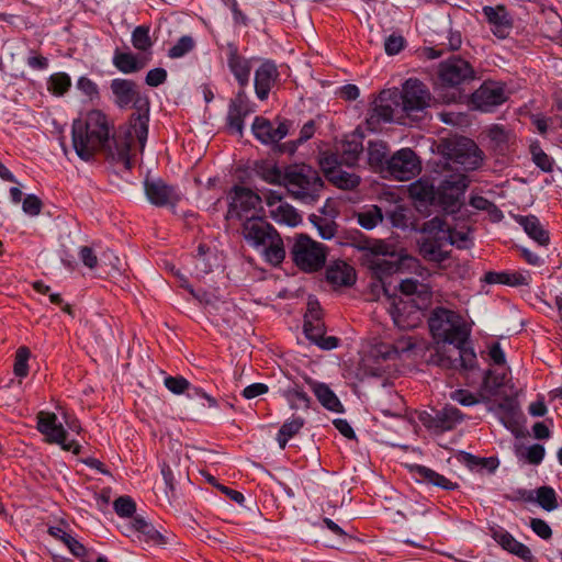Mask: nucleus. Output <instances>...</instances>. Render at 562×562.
Wrapping results in <instances>:
<instances>
[{
  "label": "nucleus",
  "instance_id": "0e129e2a",
  "mask_svg": "<svg viewBox=\"0 0 562 562\" xmlns=\"http://www.w3.org/2000/svg\"><path fill=\"white\" fill-rule=\"evenodd\" d=\"M551 113V126L562 128V90L552 94Z\"/></svg>",
  "mask_w": 562,
  "mask_h": 562
},
{
  "label": "nucleus",
  "instance_id": "412c9836",
  "mask_svg": "<svg viewBox=\"0 0 562 562\" xmlns=\"http://www.w3.org/2000/svg\"><path fill=\"white\" fill-rule=\"evenodd\" d=\"M144 192L147 200L157 207L175 205L179 194L175 186L168 184L161 178L144 180Z\"/></svg>",
  "mask_w": 562,
  "mask_h": 562
},
{
  "label": "nucleus",
  "instance_id": "680f3d73",
  "mask_svg": "<svg viewBox=\"0 0 562 562\" xmlns=\"http://www.w3.org/2000/svg\"><path fill=\"white\" fill-rule=\"evenodd\" d=\"M546 454L544 447L540 443H535L526 448L525 452H517L518 457H522L529 464L539 465Z\"/></svg>",
  "mask_w": 562,
  "mask_h": 562
},
{
  "label": "nucleus",
  "instance_id": "bb28decb",
  "mask_svg": "<svg viewBox=\"0 0 562 562\" xmlns=\"http://www.w3.org/2000/svg\"><path fill=\"white\" fill-rule=\"evenodd\" d=\"M150 61V57L147 55H137L128 52H123L120 48H115L112 57L113 66L122 74H134L144 69Z\"/></svg>",
  "mask_w": 562,
  "mask_h": 562
},
{
  "label": "nucleus",
  "instance_id": "13d9d810",
  "mask_svg": "<svg viewBox=\"0 0 562 562\" xmlns=\"http://www.w3.org/2000/svg\"><path fill=\"white\" fill-rule=\"evenodd\" d=\"M77 89L81 91L91 102L100 100V91L98 85L90 78L82 76L77 80Z\"/></svg>",
  "mask_w": 562,
  "mask_h": 562
},
{
  "label": "nucleus",
  "instance_id": "e433bc0d",
  "mask_svg": "<svg viewBox=\"0 0 562 562\" xmlns=\"http://www.w3.org/2000/svg\"><path fill=\"white\" fill-rule=\"evenodd\" d=\"M307 383L310 384L313 393L315 394L318 402L328 411L335 413H342L344 406L338 398V396L334 393V391L325 383L316 382L312 379H307Z\"/></svg>",
  "mask_w": 562,
  "mask_h": 562
},
{
  "label": "nucleus",
  "instance_id": "49530a36",
  "mask_svg": "<svg viewBox=\"0 0 562 562\" xmlns=\"http://www.w3.org/2000/svg\"><path fill=\"white\" fill-rule=\"evenodd\" d=\"M382 221L383 213L378 205H371L370 209L357 214V222L364 229H372Z\"/></svg>",
  "mask_w": 562,
  "mask_h": 562
},
{
  "label": "nucleus",
  "instance_id": "39448f33",
  "mask_svg": "<svg viewBox=\"0 0 562 562\" xmlns=\"http://www.w3.org/2000/svg\"><path fill=\"white\" fill-rule=\"evenodd\" d=\"M284 180L290 196L306 204L316 203L324 189L319 172L306 164L286 166Z\"/></svg>",
  "mask_w": 562,
  "mask_h": 562
},
{
  "label": "nucleus",
  "instance_id": "f3484780",
  "mask_svg": "<svg viewBox=\"0 0 562 562\" xmlns=\"http://www.w3.org/2000/svg\"><path fill=\"white\" fill-rule=\"evenodd\" d=\"M292 127L291 120L277 116L272 122L265 116L257 115L251 124V132L262 145L273 146L288 136Z\"/></svg>",
  "mask_w": 562,
  "mask_h": 562
},
{
  "label": "nucleus",
  "instance_id": "4be33fe9",
  "mask_svg": "<svg viewBox=\"0 0 562 562\" xmlns=\"http://www.w3.org/2000/svg\"><path fill=\"white\" fill-rule=\"evenodd\" d=\"M482 12L494 36L499 40L509 36L514 27V20L505 4L484 5Z\"/></svg>",
  "mask_w": 562,
  "mask_h": 562
},
{
  "label": "nucleus",
  "instance_id": "2f4dec72",
  "mask_svg": "<svg viewBox=\"0 0 562 562\" xmlns=\"http://www.w3.org/2000/svg\"><path fill=\"white\" fill-rule=\"evenodd\" d=\"M131 528L138 533V539L154 546H165L170 543L168 536L162 535L153 524L146 521L143 517L133 518Z\"/></svg>",
  "mask_w": 562,
  "mask_h": 562
},
{
  "label": "nucleus",
  "instance_id": "37998d69",
  "mask_svg": "<svg viewBox=\"0 0 562 562\" xmlns=\"http://www.w3.org/2000/svg\"><path fill=\"white\" fill-rule=\"evenodd\" d=\"M445 233L447 237V244L456 246L458 249H469L473 245L470 229L458 231L456 228H451L446 222Z\"/></svg>",
  "mask_w": 562,
  "mask_h": 562
},
{
  "label": "nucleus",
  "instance_id": "4468645a",
  "mask_svg": "<svg viewBox=\"0 0 562 562\" xmlns=\"http://www.w3.org/2000/svg\"><path fill=\"white\" fill-rule=\"evenodd\" d=\"M468 176L451 175L445 178L437 188L435 206L445 212L454 213L460 207V199L469 187Z\"/></svg>",
  "mask_w": 562,
  "mask_h": 562
},
{
  "label": "nucleus",
  "instance_id": "c756f323",
  "mask_svg": "<svg viewBox=\"0 0 562 562\" xmlns=\"http://www.w3.org/2000/svg\"><path fill=\"white\" fill-rule=\"evenodd\" d=\"M394 106L392 99H382V91L373 102L367 116V124L370 130H374L381 122L389 123L393 121Z\"/></svg>",
  "mask_w": 562,
  "mask_h": 562
},
{
  "label": "nucleus",
  "instance_id": "20e7f679",
  "mask_svg": "<svg viewBox=\"0 0 562 562\" xmlns=\"http://www.w3.org/2000/svg\"><path fill=\"white\" fill-rule=\"evenodd\" d=\"M476 79L473 66L461 57H450L438 66L437 83L442 90H451L442 98L447 103H462L468 99L467 87Z\"/></svg>",
  "mask_w": 562,
  "mask_h": 562
},
{
  "label": "nucleus",
  "instance_id": "a211bd4d",
  "mask_svg": "<svg viewBox=\"0 0 562 562\" xmlns=\"http://www.w3.org/2000/svg\"><path fill=\"white\" fill-rule=\"evenodd\" d=\"M463 418V413L452 405H446L441 409H431V412L423 411L418 414L422 425L434 434L454 429Z\"/></svg>",
  "mask_w": 562,
  "mask_h": 562
},
{
  "label": "nucleus",
  "instance_id": "2eb2a0df",
  "mask_svg": "<svg viewBox=\"0 0 562 562\" xmlns=\"http://www.w3.org/2000/svg\"><path fill=\"white\" fill-rule=\"evenodd\" d=\"M228 209L225 220L245 221L248 214L260 205L261 196L251 189L235 184L231 188L228 194Z\"/></svg>",
  "mask_w": 562,
  "mask_h": 562
},
{
  "label": "nucleus",
  "instance_id": "c85d7f7f",
  "mask_svg": "<svg viewBox=\"0 0 562 562\" xmlns=\"http://www.w3.org/2000/svg\"><path fill=\"white\" fill-rule=\"evenodd\" d=\"M409 471L415 475L416 481L419 483L431 484L445 491H454L459 488V484L457 482H452L445 475L426 465L413 464L409 467Z\"/></svg>",
  "mask_w": 562,
  "mask_h": 562
},
{
  "label": "nucleus",
  "instance_id": "864d4df0",
  "mask_svg": "<svg viewBox=\"0 0 562 562\" xmlns=\"http://www.w3.org/2000/svg\"><path fill=\"white\" fill-rule=\"evenodd\" d=\"M363 146L359 140H346L341 147V158L345 165L351 167L357 164Z\"/></svg>",
  "mask_w": 562,
  "mask_h": 562
},
{
  "label": "nucleus",
  "instance_id": "774afa93",
  "mask_svg": "<svg viewBox=\"0 0 562 562\" xmlns=\"http://www.w3.org/2000/svg\"><path fill=\"white\" fill-rule=\"evenodd\" d=\"M43 203L41 199L35 194H27L22 203L24 213L31 216H36L41 213Z\"/></svg>",
  "mask_w": 562,
  "mask_h": 562
},
{
  "label": "nucleus",
  "instance_id": "473e14b6",
  "mask_svg": "<svg viewBox=\"0 0 562 562\" xmlns=\"http://www.w3.org/2000/svg\"><path fill=\"white\" fill-rule=\"evenodd\" d=\"M47 532L54 539L61 541L72 555L80 559L82 562H91V553L89 550L75 537L66 532L61 527L49 526Z\"/></svg>",
  "mask_w": 562,
  "mask_h": 562
},
{
  "label": "nucleus",
  "instance_id": "8fccbe9b",
  "mask_svg": "<svg viewBox=\"0 0 562 562\" xmlns=\"http://www.w3.org/2000/svg\"><path fill=\"white\" fill-rule=\"evenodd\" d=\"M31 351L26 346H21L15 351L13 373L19 379H24L29 374V360Z\"/></svg>",
  "mask_w": 562,
  "mask_h": 562
},
{
  "label": "nucleus",
  "instance_id": "9b49d317",
  "mask_svg": "<svg viewBox=\"0 0 562 562\" xmlns=\"http://www.w3.org/2000/svg\"><path fill=\"white\" fill-rule=\"evenodd\" d=\"M415 262L416 259L407 254L392 252L390 257H375L370 260L369 269L372 277L382 283L384 293L389 295L386 279L409 270Z\"/></svg>",
  "mask_w": 562,
  "mask_h": 562
},
{
  "label": "nucleus",
  "instance_id": "052dcab7",
  "mask_svg": "<svg viewBox=\"0 0 562 562\" xmlns=\"http://www.w3.org/2000/svg\"><path fill=\"white\" fill-rule=\"evenodd\" d=\"M304 425L305 419L303 417L293 415L291 419H288L283 423L279 429V432H281V436H285L292 439L301 431Z\"/></svg>",
  "mask_w": 562,
  "mask_h": 562
},
{
  "label": "nucleus",
  "instance_id": "e2e57ef3",
  "mask_svg": "<svg viewBox=\"0 0 562 562\" xmlns=\"http://www.w3.org/2000/svg\"><path fill=\"white\" fill-rule=\"evenodd\" d=\"M285 397L290 402V406L292 409H296L297 405L294 403L295 401H299L304 404L305 408L310 407L311 397L307 395V393L299 385H295L293 387H290L285 391Z\"/></svg>",
  "mask_w": 562,
  "mask_h": 562
},
{
  "label": "nucleus",
  "instance_id": "393cba45",
  "mask_svg": "<svg viewBox=\"0 0 562 562\" xmlns=\"http://www.w3.org/2000/svg\"><path fill=\"white\" fill-rule=\"evenodd\" d=\"M492 537L509 553L520 558L525 562H535L536 559L531 550L522 542L516 540L514 536L504 528L498 527L497 529H493Z\"/></svg>",
  "mask_w": 562,
  "mask_h": 562
},
{
  "label": "nucleus",
  "instance_id": "dca6fc26",
  "mask_svg": "<svg viewBox=\"0 0 562 562\" xmlns=\"http://www.w3.org/2000/svg\"><path fill=\"white\" fill-rule=\"evenodd\" d=\"M391 300L389 312L394 325L401 330H411L422 322V310L417 302L412 299H403L396 294L387 295Z\"/></svg>",
  "mask_w": 562,
  "mask_h": 562
},
{
  "label": "nucleus",
  "instance_id": "ea45409f",
  "mask_svg": "<svg viewBox=\"0 0 562 562\" xmlns=\"http://www.w3.org/2000/svg\"><path fill=\"white\" fill-rule=\"evenodd\" d=\"M149 25L142 24L136 26L132 32L131 42L135 49L144 53L143 55H147L151 58V48L154 42L149 35Z\"/></svg>",
  "mask_w": 562,
  "mask_h": 562
},
{
  "label": "nucleus",
  "instance_id": "6e6d98bb",
  "mask_svg": "<svg viewBox=\"0 0 562 562\" xmlns=\"http://www.w3.org/2000/svg\"><path fill=\"white\" fill-rule=\"evenodd\" d=\"M344 160L338 153L333 151H324L319 157V165L326 176H330L334 171L338 169L341 165H344Z\"/></svg>",
  "mask_w": 562,
  "mask_h": 562
},
{
  "label": "nucleus",
  "instance_id": "4d7b16f0",
  "mask_svg": "<svg viewBox=\"0 0 562 562\" xmlns=\"http://www.w3.org/2000/svg\"><path fill=\"white\" fill-rule=\"evenodd\" d=\"M499 411L504 414V419H507L510 424H517L520 416L519 404L516 400L510 396H506L499 404Z\"/></svg>",
  "mask_w": 562,
  "mask_h": 562
},
{
  "label": "nucleus",
  "instance_id": "cd10ccee",
  "mask_svg": "<svg viewBox=\"0 0 562 562\" xmlns=\"http://www.w3.org/2000/svg\"><path fill=\"white\" fill-rule=\"evenodd\" d=\"M326 280L334 286H352L356 283V270L344 260H336L326 268Z\"/></svg>",
  "mask_w": 562,
  "mask_h": 562
},
{
  "label": "nucleus",
  "instance_id": "c9c22d12",
  "mask_svg": "<svg viewBox=\"0 0 562 562\" xmlns=\"http://www.w3.org/2000/svg\"><path fill=\"white\" fill-rule=\"evenodd\" d=\"M459 350V358L439 356V364L446 368L456 369L459 366L464 370H472L476 364V355L472 347H468L467 342L453 344Z\"/></svg>",
  "mask_w": 562,
  "mask_h": 562
},
{
  "label": "nucleus",
  "instance_id": "338daca9",
  "mask_svg": "<svg viewBox=\"0 0 562 562\" xmlns=\"http://www.w3.org/2000/svg\"><path fill=\"white\" fill-rule=\"evenodd\" d=\"M168 74L165 68L157 67L154 69H150L146 77H145V83L149 87L156 88L161 85H164L167 80Z\"/></svg>",
  "mask_w": 562,
  "mask_h": 562
},
{
  "label": "nucleus",
  "instance_id": "7ed1b4c3",
  "mask_svg": "<svg viewBox=\"0 0 562 562\" xmlns=\"http://www.w3.org/2000/svg\"><path fill=\"white\" fill-rule=\"evenodd\" d=\"M241 235L250 247L262 250L266 261L270 265L278 267L285 259L283 239L274 226L263 217H247L241 224Z\"/></svg>",
  "mask_w": 562,
  "mask_h": 562
},
{
  "label": "nucleus",
  "instance_id": "6ab92c4d",
  "mask_svg": "<svg viewBox=\"0 0 562 562\" xmlns=\"http://www.w3.org/2000/svg\"><path fill=\"white\" fill-rule=\"evenodd\" d=\"M422 170L419 157L412 148H402L394 153L386 166L385 175L398 181H406Z\"/></svg>",
  "mask_w": 562,
  "mask_h": 562
},
{
  "label": "nucleus",
  "instance_id": "f257e3e1",
  "mask_svg": "<svg viewBox=\"0 0 562 562\" xmlns=\"http://www.w3.org/2000/svg\"><path fill=\"white\" fill-rule=\"evenodd\" d=\"M110 88L114 95V103L119 109H126L132 105L135 110L130 116L128 130L125 132L124 139L114 138L117 159L126 170H132L134 166L131 156L133 135L136 137L139 150L143 154L149 132L150 101L146 94L139 92L136 82L131 79H113Z\"/></svg>",
  "mask_w": 562,
  "mask_h": 562
},
{
  "label": "nucleus",
  "instance_id": "5fc2aeb1",
  "mask_svg": "<svg viewBox=\"0 0 562 562\" xmlns=\"http://www.w3.org/2000/svg\"><path fill=\"white\" fill-rule=\"evenodd\" d=\"M113 508L117 516L123 518H134L136 512V503L128 496H120L113 502Z\"/></svg>",
  "mask_w": 562,
  "mask_h": 562
},
{
  "label": "nucleus",
  "instance_id": "79ce46f5",
  "mask_svg": "<svg viewBox=\"0 0 562 562\" xmlns=\"http://www.w3.org/2000/svg\"><path fill=\"white\" fill-rule=\"evenodd\" d=\"M71 87V78L66 72H55L47 80V90L55 97H63Z\"/></svg>",
  "mask_w": 562,
  "mask_h": 562
},
{
  "label": "nucleus",
  "instance_id": "ddd939ff",
  "mask_svg": "<svg viewBox=\"0 0 562 562\" xmlns=\"http://www.w3.org/2000/svg\"><path fill=\"white\" fill-rule=\"evenodd\" d=\"M505 85L499 81L485 80L474 92L470 93L468 104L473 110L494 112L495 109L507 101Z\"/></svg>",
  "mask_w": 562,
  "mask_h": 562
},
{
  "label": "nucleus",
  "instance_id": "c03bdc74",
  "mask_svg": "<svg viewBox=\"0 0 562 562\" xmlns=\"http://www.w3.org/2000/svg\"><path fill=\"white\" fill-rule=\"evenodd\" d=\"M257 175L270 184L283 186L285 188V169L282 171L278 166L260 165L256 169Z\"/></svg>",
  "mask_w": 562,
  "mask_h": 562
},
{
  "label": "nucleus",
  "instance_id": "58836bf2",
  "mask_svg": "<svg viewBox=\"0 0 562 562\" xmlns=\"http://www.w3.org/2000/svg\"><path fill=\"white\" fill-rule=\"evenodd\" d=\"M251 109L237 108L228 104L226 115V128L231 134L243 136L245 127V119L251 112Z\"/></svg>",
  "mask_w": 562,
  "mask_h": 562
},
{
  "label": "nucleus",
  "instance_id": "1a4fd4ad",
  "mask_svg": "<svg viewBox=\"0 0 562 562\" xmlns=\"http://www.w3.org/2000/svg\"><path fill=\"white\" fill-rule=\"evenodd\" d=\"M290 255L294 265L303 272H317L326 263L327 247L313 240L306 234H296L290 248Z\"/></svg>",
  "mask_w": 562,
  "mask_h": 562
},
{
  "label": "nucleus",
  "instance_id": "de8ad7c7",
  "mask_svg": "<svg viewBox=\"0 0 562 562\" xmlns=\"http://www.w3.org/2000/svg\"><path fill=\"white\" fill-rule=\"evenodd\" d=\"M535 502L547 512L558 508L557 493L553 487L543 485L536 490Z\"/></svg>",
  "mask_w": 562,
  "mask_h": 562
},
{
  "label": "nucleus",
  "instance_id": "3c124183",
  "mask_svg": "<svg viewBox=\"0 0 562 562\" xmlns=\"http://www.w3.org/2000/svg\"><path fill=\"white\" fill-rule=\"evenodd\" d=\"M310 221L317 228L323 239H331L337 233L338 225L333 220L312 214L310 215Z\"/></svg>",
  "mask_w": 562,
  "mask_h": 562
},
{
  "label": "nucleus",
  "instance_id": "603ef678",
  "mask_svg": "<svg viewBox=\"0 0 562 562\" xmlns=\"http://www.w3.org/2000/svg\"><path fill=\"white\" fill-rule=\"evenodd\" d=\"M194 48H195V41L193 40V37L190 35H183L176 42L175 45H172L168 49L167 55L171 59H178V58L186 56L187 54L192 52Z\"/></svg>",
  "mask_w": 562,
  "mask_h": 562
},
{
  "label": "nucleus",
  "instance_id": "bf43d9fd",
  "mask_svg": "<svg viewBox=\"0 0 562 562\" xmlns=\"http://www.w3.org/2000/svg\"><path fill=\"white\" fill-rule=\"evenodd\" d=\"M165 386L173 394H186L190 382L182 375H168L164 379Z\"/></svg>",
  "mask_w": 562,
  "mask_h": 562
},
{
  "label": "nucleus",
  "instance_id": "6e6552de",
  "mask_svg": "<svg viewBox=\"0 0 562 562\" xmlns=\"http://www.w3.org/2000/svg\"><path fill=\"white\" fill-rule=\"evenodd\" d=\"M446 220L435 216L423 223L422 236L417 239L418 252L427 261L441 263L449 259L450 252L443 250L447 245Z\"/></svg>",
  "mask_w": 562,
  "mask_h": 562
},
{
  "label": "nucleus",
  "instance_id": "aec40b11",
  "mask_svg": "<svg viewBox=\"0 0 562 562\" xmlns=\"http://www.w3.org/2000/svg\"><path fill=\"white\" fill-rule=\"evenodd\" d=\"M449 156L453 162L460 165L465 171L476 170L483 162L482 150L469 138L456 143Z\"/></svg>",
  "mask_w": 562,
  "mask_h": 562
},
{
  "label": "nucleus",
  "instance_id": "4c0bfd02",
  "mask_svg": "<svg viewBox=\"0 0 562 562\" xmlns=\"http://www.w3.org/2000/svg\"><path fill=\"white\" fill-rule=\"evenodd\" d=\"M389 147L386 143L369 142L368 146V162L376 171L384 173L389 162Z\"/></svg>",
  "mask_w": 562,
  "mask_h": 562
},
{
  "label": "nucleus",
  "instance_id": "423d86ee",
  "mask_svg": "<svg viewBox=\"0 0 562 562\" xmlns=\"http://www.w3.org/2000/svg\"><path fill=\"white\" fill-rule=\"evenodd\" d=\"M428 327L437 344L468 342L471 335L463 317L458 312L443 306H437L430 312Z\"/></svg>",
  "mask_w": 562,
  "mask_h": 562
},
{
  "label": "nucleus",
  "instance_id": "0eeeda50",
  "mask_svg": "<svg viewBox=\"0 0 562 562\" xmlns=\"http://www.w3.org/2000/svg\"><path fill=\"white\" fill-rule=\"evenodd\" d=\"M382 99H392L395 106H401L407 116H415L430 105L431 94L422 80L408 78L403 82L401 90H382Z\"/></svg>",
  "mask_w": 562,
  "mask_h": 562
},
{
  "label": "nucleus",
  "instance_id": "7c9ffc66",
  "mask_svg": "<svg viewBox=\"0 0 562 562\" xmlns=\"http://www.w3.org/2000/svg\"><path fill=\"white\" fill-rule=\"evenodd\" d=\"M457 459L470 471L479 473L486 472L487 474H494L499 467V459L495 456L479 457L467 451H459Z\"/></svg>",
  "mask_w": 562,
  "mask_h": 562
},
{
  "label": "nucleus",
  "instance_id": "09e8293b",
  "mask_svg": "<svg viewBox=\"0 0 562 562\" xmlns=\"http://www.w3.org/2000/svg\"><path fill=\"white\" fill-rule=\"evenodd\" d=\"M272 216L289 226H296L302 220L297 211L288 203L280 204L276 211H272Z\"/></svg>",
  "mask_w": 562,
  "mask_h": 562
},
{
  "label": "nucleus",
  "instance_id": "5701e85b",
  "mask_svg": "<svg viewBox=\"0 0 562 562\" xmlns=\"http://www.w3.org/2000/svg\"><path fill=\"white\" fill-rule=\"evenodd\" d=\"M280 72L272 59H263L255 70L254 86L257 98L260 101L268 99L271 89L279 81Z\"/></svg>",
  "mask_w": 562,
  "mask_h": 562
},
{
  "label": "nucleus",
  "instance_id": "69168bd1",
  "mask_svg": "<svg viewBox=\"0 0 562 562\" xmlns=\"http://www.w3.org/2000/svg\"><path fill=\"white\" fill-rule=\"evenodd\" d=\"M406 45V41L401 34H391L384 41V50L389 56L401 53Z\"/></svg>",
  "mask_w": 562,
  "mask_h": 562
},
{
  "label": "nucleus",
  "instance_id": "9d476101",
  "mask_svg": "<svg viewBox=\"0 0 562 562\" xmlns=\"http://www.w3.org/2000/svg\"><path fill=\"white\" fill-rule=\"evenodd\" d=\"M36 429L45 437L47 443L59 445L63 450L76 456L81 452V446L76 440H67L68 432L55 413L40 411L36 414Z\"/></svg>",
  "mask_w": 562,
  "mask_h": 562
},
{
  "label": "nucleus",
  "instance_id": "f03ea898",
  "mask_svg": "<svg viewBox=\"0 0 562 562\" xmlns=\"http://www.w3.org/2000/svg\"><path fill=\"white\" fill-rule=\"evenodd\" d=\"M114 138L124 139L114 134L113 123L101 110H90L72 122V147L78 157L85 161L91 160L98 151L106 150L113 159L121 162L117 159Z\"/></svg>",
  "mask_w": 562,
  "mask_h": 562
},
{
  "label": "nucleus",
  "instance_id": "a19ab883",
  "mask_svg": "<svg viewBox=\"0 0 562 562\" xmlns=\"http://www.w3.org/2000/svg\"><path fill=\"white\" fill-rule=\"evenodd\" d=\"M532 162L543 172L553 170L554 160L541 147L539 140H535L529 146Z\"/></svg>",
  "mask_w": 562,
  "mask_h": 562
},
{
  "label": "nucleus",
  "instance_id": "a18cd8bd",
  "mask_svg": "<svg viewBox=\"0 0 562 562\" xmlns=\"http://www.w3.org/2000/svg\"><path fill=\"white\" fill-rule=\"evenodd\" d=\"M327 179L337 188L344 190H352L360 183V178L358 176L340 169L334 171L330 176L327 177Z\"/></svg>",
  "mask_w": 562,
  "mask_h": 562
},
{
  "label": "nucleus",
  "instance_id": "72a5a7b5",
  "mask_svg": "<svg viewBox=\"0 0 562 562\" xmlns=\"http://www.w3.org/2000/svg\"><path fill=\"white\" fill-rule=\"evenodd\" d=\"M515 221L524 228L525 233L540 246H547L550 243V235L544 229L536 215H516Z\"/></svg>",
  "mask_w": 562,
  "mask_h": 562
},
{
  "label": "nucleus",
  "instance_id": "f704fd0d",
  "mask_svg": "<svg viewBox=\"0 0 562 562\" xmlns=\"http://www.w3.org/2000/svg\"><path fill=\"white\" fill-rule=\"evenodd\" d=\"M488 284H504L509 286L529 285L531 281L530 274L518 271H487L483 279Z\"/></svg>",
  "mask_w": 562,
  "mask_h": 562
},
{
  "label": "nucleus",
  "instance_id": "b1692460",
  "mask_svg": "<svg viewBox=\"0 0 562 562\" xmlns=\"http://www.w3.org/2000/svg\"><path fill=\"white\" fill-rule=\"evenodd\" d=\"M226 48L227 66L229 71L237 81L238 87H247L250 81L252 59L240 55L238 46L233 42L227 43Z\"/></svg>",
  "mask_w": 562,
  "mask_h": 562
},
{
  "label": "nucleus",
  "instance_id": "a878e982",
  "mask_svg": "<svg viewBox=\"0 0 562 562\" xmlns=\"http://www.w3.org/2000/svg\"><path fill=\"white\" fill-rule=\"evenodd\" d=\"M408 192L418 211H422V207L435 206L437 188L430 179L419 178L409 186Z\"/></svg>",
  "mask_w": 562,
  "mask_h": 562
},
{
  "label": "nucleus",
  "instance_id": "f8f14e48",
  "mask_svg": "<svg viewBox=\"0 0 562 562\" xmlns=\"http://www.w3.org/2000/svg\"><path fill=\"white\" fill-rule=\"evenodd\" d=\"M303 331L305 337L322 350L336 349L340 339L336 336H326V327L322 319L319 304L308 303V312L304 317Z\"/></svg>",
  "mask_w": 562,
  "mask_h": 562
}]
</instances>
